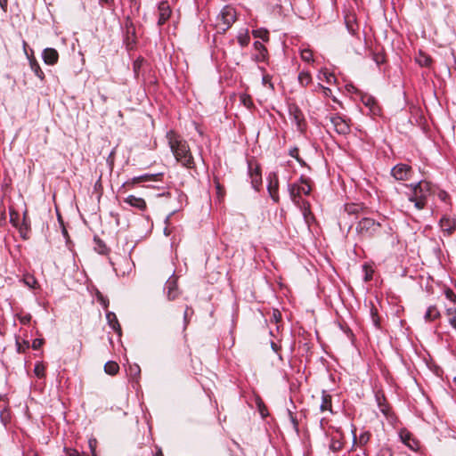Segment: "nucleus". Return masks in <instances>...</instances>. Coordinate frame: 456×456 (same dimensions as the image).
<instances>
[{
	"label": "nucleus",
	"instance_id": "obj_1",
	"mask_svg": "<svg viewBox=\"0 0 456 456\" xmlns=\"http://www.w3.org/2000/svg\"><path fill=\"white\" fill-rule=\"evenodd\" d=\"M167 139L176 161L189 169L195 168L194 159L188 142L173 130L167 133Z\"/></svg>",
	"mask_w": 456,
	"mask_h": 456
},
{
	"label": "nucleus",
	"instance_id": "obj_2",
	"mask_svg": "<svg viewBox=\"0 0 456 456\" xmlns=\"http://www.w3.org/2000/svg\"><path fill=\"white\" fill-rule=\"evenodd\" d=\"M411 190L408 195L409 201L414 203L418 210H422L427 204L428 197L435 192L434 185L426 180H422L409 186Z\"/></svg>",
	"mask_w": 456,
	"mask_h": 456
},
{
	"label": "nucleus",
	"instance_id": "obj_3",
	"mask_svg": "<svg viewBox=\"0 0 456 456\" xmlns=\"http://www.w3.org/2000/svg\"><path fill=\"white\" fill-rule=\"evenodd\" d=\"M355 231L360 240H370L380 233L381 224L372 218L364 217L358 222Z\"/></svg>",
	"mask_w": 456,
	"mask_h": 456
},
{
	"label": "nucleus",
	"instance_id": "obj_4",
	"mask_svg": "<svg viewBox=\"0 0 456 456\" xmlns=\"http://www.w3.org/2000/svg\"><path fill=\"white\" fill-rule=\"evenodd\" d=\"M237 13L233 7L225 5L216 18V27L219 32L225 33L236 21Z\"/></svg>",
	"mask_w": 456,
	"mask_h": 456
},
{
	"label": "nucleus",
	"instance_id": "obj_5",
	"mask_svg": "<svg viewBox=\"0 0 456 456\" xmlns=\"http://www.w3.org/2000/svg\"><path fill=\"white\" fill-rule=\"evenodd\" d=\"M289 191L291 200L295 203H298V199L302 194L309 195L312 191V182L311 179L301 175L299 178V183H294L289 185Z\"/></svg>",
	"mask_w": 456,
	"mask_h": 456
},
{
	"label": "nucleus",
	"instance_id": "obj_6",
	"mask_svg": "<svg viewBox=\"0 0 456 456\" xmlns=\"http://www.w3.org/2000/svg\"><path fill=\"white\" fill-rule=\"evenodd\" d=\"M164 176L163 173L157 174H143L139 176H134L132 179L125 182L122 188L132 189L134 188L138 183H148V182H159L162 181Z\"/></svg>",
	"mask_w": 456,
	"mask_h": 456
},
{
	"label": "nucleus",
	"instance_id": "obj_7",
	"mask_svg": "<svg viewBox=\"0 0 456 456\" xmlns=\"http://www.w3.org/2000/svg\"><path fill=\"white\" fill-rule=\"evenodd\" d=\"M248 165L251 184L256 191H259L262 185V174L260 165L254 160H248Z\"/></svg>",
	"mask_w": 456,
	"mask_h": 456
},
{
	"label": "nucleus",
	"instance_id": "obj_8",
	"mask_svg": "<svg viewBox=\"0 0 456 456\" xmlns=\"http://www.w3.org/2000/svg\"><path fill=\"white\" fill-rule=\"evenodd\" d=\"M289 114L290 118H292V120L296 123L297 129L300 132H304L306 126V123L300 108L295 103H290L289 105Z\"/></svg>",
	"mask_w": 456,
	"mask_h": 456
},
{
	"label": "nucleus",
	"instance_id": "obj_9",
	"mask_svg": "<svg viewBox=\"0 0 456 456\" xmlns=\"http://www.w3.org/2000/svg\"><path fill=\"white\" fill-rule=\"evenodd\" d=\"M330 120L335 129V131L342 135L348 134L351 131L350 125L347 120H346L344 118L334 115L330 118Z\"/></svg>",
	"mask_w": 456,
	"mask_h": 456
},
{
	"label": "nucleus",
	"instance_id": "obj_10",
	"mask_svg": "<svg viewBox=\"0 0 456 456\" xmlns=\"http://www.w3.org/2000/svg\"><path fill=\"white\" fill-rule=\"evenodd\" d=\"M412 173V169L406 164H398L391 170V175L398 181L408 180Z\"/></svg>",
	"mask_w": 456,
	"mask_h": 456
},
{
	"label": "nucleus",
	"instance_id": "obj_11",
	"mask_svg": "<svg viewBox=\"0 0 456 456\" xmlns=\"http://www.w3.org/2000/svg\"><path fill=\"white\" fill-rule=\"evenodd\" d=\"M439 226L445 236H451L456 231V220L448 216H443Z\"/></svg>",
	"mask_w": 456,
	"mask_h": 456
},
{
	"label": "nucleus",
	"instance_id": "obj_12",
	"mask_svg": "<svg viewBox=\"0 0 456 456\" xmlns=\"http://www.w3.org/2000/svg\"><path fill=\"white\" fill-rule=\"evenodd\" d=\"M159 20L158 25L163 26L170 18L172 10L167 1H161L158 6Z\"/></svg>",
	"mask_w": 456,
	"mask_h": 456
},
{
	"label": "nucleus",
	"instance_id": "obj_13",
	"mask_svg": "<svg viewBox=\"0 0 456 456\" xmlns=\"http://www.w3.org/2000/svg\"><path fill=\"white\" fill-rule=\"evenodd\" d=\"M268 180H269V183H268V187H267L268 192H269L271 198L275 202H278L279 201V194H278L279 180H278V175L275 173H272V174L269 175Z\"/></svg>",
	"mask_w": 456,
	"mask_h": 456
},
{
	"label": "nucleus",
	"instance_id": "obj_14",
	"mask_svg": "<svg viewBox=\"0 0 456 456\" xmlns=\"http://www.w3.org/2000/svg\"><path fill=\"white\" fill-rule=\"evenodd\" d=\"M375 397H376V401L378 403V406H379L380 411L387 418L390 417L392 414L391 407H390L389 403H387V398L385 397V395L382 392L378 391L375 395Z\"/></svg>",
	"mask_w": 456,
	"mask_h": 456
},
{
	"label": "nucleus",
	"instance_id": "obj_15",
	"mask_svg": "<svg viewBox=\"0 0 456 456\" xmlns=\"http://www.w3.org/2000/svg\"><path fill=\"white\" fill-rule=\"evenodd\" d=\"M43 60L47 65H55L59 60V53L54 48H45L42 54Z\"/></svg>",
	"mask_w": 456,
	"mask_h": 456
},
{
	"label": "nucleus",
	"instance_id": "obj_16",
	"mask_svg": "<svg viewBox=\"0 0 456 456\" xmlns=\"http://www.w3.org/2000/svg\"><path fill=\"white\" fill-rule=\"evenodd\" d=\"M318 409L321 413H324L326 411L332 413L331 395L327 394L326 391L322 392L321 403Z\"/></svg>",
	"mask_w": 456,
	"mask_h": 456
},
{
	"label": "nucleus",
	"instance_id": "obj_17",
	"mask_svg": "<svg viewBox=\"0 0 456 456\" xmlns=\"http://www.w3.org/2000/svg\"><path fill=\"white\" fill-rule=\"evenodd\" d=\"M399 435L402 442L409 448L411 450H416L418 448V441L413 438L411 433L406 429H402Z\"/></svg>",
	"mask_w": 456,
	"mask_h": 456
},
{
	"label": "nucleus",
	"instance_id": "obj_18",
	"mask_svg": "<svg viewBox=\"0 0 456 456\" xmlns=\"http://www.w3.org/2000/svg\"><path fill=\"white\" fill-rule=\"evenodd\" d=\"M124 202L127 203L131 207H134L141 211H144L147 208L146 201L142 198L136 197L134 195H129Z\"/></svg>",
	"mask_w": 456,
	"mask_h": 456
},
{
	"label": "nucleus",
	"instance_id": "obj_19",
	"mask_svg": "<svg viewBox=\"0 0 456 456\" xmlns=\"http://www.w3.org/2000/svg\"><path fill=\"white\" fill-rule=\"evenodd\" d=\"M30 51H31V56H28V61H29V67H30L31 70L34 72V74L40 80L43 81L45 79V73L41 69V67H40L38 61L35 58L33 50L31 49Z\"/></svg>",
	"mask_w": 456,
	"mask_h": 456
},
{
	"label": "nucleus",
	"instance_id": "obj_20",
	"mask_svg": "<svg viewBox=\"0 0 456 456\" xmlns=\"http://www.w3.org/2000/svg\"><path fill=\"white\" fill-rule=\"evenodd\" d=\"M166 289H167V298L169 300H175L178 297L177 283L175 278H169L167 281Z\"/></svg>",
	"mask_w": 456,
	"mask_h": 456
},
{
	"label": "nucleus",
	"instance_id": "obj_21",
	"mask_svg": "<svg viewBox=\"0 0 456 456\" xmlns=\"http://www.w3.org/2000/svg\"><path fill=\"white\" fill-rule=\"evenodd\" d=\"M344 442L342 434L337 433L336 435L332 436L330 449L333 452H339L342 450Z\"/></svg>",
	"mask_w": 456,
	"mask_h": 456
},
{
	"label": "nucleus",
	"instance_id": "obj_22",
	"mask_svg": "<svg viewBox=\"0 0 456 456\" xmlns=\"http://www.w3.org/2000/svg\"><path fill=\"white\" fill-rule=\"evenodd\" d=\"M416 61L419 66L428 68L431 66L433 59L431 58L430 55L427 54L422 51H419L418 55L416 56Z\"/></svg>",
	"mask_w": 456,
	"mask_h": 456
},
{
	"label": "nucleus",
	"instance_id": "obj_23",
	"mask_svg": "<svg viewBox=\"0 0 456 456\" xmlns=\"http://www.w3.org/2000/svg\"><path fill=\"white\" fill-rule=\"evenodd\" d=\"M106 319L108 321L109 325L113 329V330L118 334H121V326L118 322V320L114 313L109 312L106 314Z\"/></svg>",
	"mask_w": 456,
	"mask_h": 456
},
{
	"label": "nucleus",
	"instance_id": "obj_24",
	"mask_svg": "<svg viewBox=\"0 0 456 456\" xmlns=\"http://www.w3.org/2000/svg\"><path fill=\"white\" fill-rule=\"evenodd\" d=\"M440 317L441 314L436 305H430L424 316L426 322H434L440 319Z\"/></svg>",
	"mask_w": 456,
	"mask_h": 456
},
{
	"label": "nucleus",
	"instance_id": "obj_25",
	"mask_svg": "<svg viewBox=\"0 0 456 456\" xmlns=\"http://www.w3.org/2000/svg\"><path fill=\"white\" fill-rule=\"evenodd\" d=\"M18 228H19L20 236L24 240H28V232L30 230V224H29V220H28V218H27V213L24 214L22 223H21V224H19Z\"/></svg>",
	"mask_w": 456,
	"mask_h": 456
},
{
	"label": "nucleus",
	"instance_id": "obj_26",
	"mask_svg": "<svg viewBox=\"0 0 456 456\" xmlns=\"http://www.w3.org/2000/svg\"><path fill=\"white\" fill-rule=\"evenodd\" d=\"M254 48L259 53L256 60L257 61H265L268 54L266 47L261 42L256 41L254 43Z\"/></svg>",
	"mask_w": 456,
	"mask_h": 456
},
{
	"label": "nucleus",
	"instance_id": "obj_27",
	"mask_svg": "<svg viewBox=\"0 0 456 456\" xmlns=\"http://www.w3.org/2000/svg\"><path fill=\"white\" fill-rule=\"evenodd\" d=\"M371 437V434L369 431L362 432L359 437H356L355 435H354V444H357L358 446H364L368 444Z\"/></svg>",
	"mask_w": 456,
	"mask_h": 456
},
{
	"label": "nucleus",
	"instance_id": "obj_28",
	"mask_svg": "<svg viewBox=\"0 0 456 456\" xmlns=\"http://www.w3.org/2000/svg\"><path fill=\"white\" fill-rule=\"evenodd\" d=\"M94 249L102 255H106L109 252V248L104 243L103 240H102L99 237L95 236L94 239Z\"/></svg>",
	"mask_w": 456,
	"mask_h": 456
},
{
	"label": "nucleus",
	"instance_id": "obj_29",
	"mask_svg": "<svg viewBox=\"0 0 456 456\" xmlns=\"http://www.w3.org/2000/svg\"><path fill=\"white\" fill-rule=\"evenodd\" d=\"M104 371L109 375L114 376L119 371V366L114 361H109L104 365Z\"/></svg>",
	"mask_w": 456,
	"mask_h": 456
},
{
	"label": "nucleus",
	"instance_id": "obj_30",
	"mask_svg": "<svg viewBox=\"0 0 456 456\" xmlns=\"http://www.w3.org/2000/svg\"><path fill=\"white\" fill-rule=\"evenodd\" d=\"M126 41L127 47L132 49L136 42L134 28H127V36Z\"/></svg>",
	"mask_w": 456,
	"mask_h": 456
},
{
	"label": "nucleus",
	"instance_id": "obj_31",
	"mask_svg": "<svg viewBox=\"0 0 456 456\" xmlns=\"http://www.w3.org/2000/svg\"><path fill=\"white\" fill-rule=\"evenodd\" d=\"M446 316L448 317L449 323L451 326L456 330V308L449 307L445 312Z\"/></svg>",
	"mask_w": 456,
	"mask_h": 456
},
{
	"label": "nucleus",
	"instance_id": "obj_32",
	"mask_svg": "<svg viewBox=\"0 0 456 456\" xmlns=\"http://www.w3.org/2000/svg\"><path fill=\"white\" fill-rule=\"evenodd\" d=\"M298 82L301 86H306L312 82V77L309 72L302 71L298 75Z\"/></svg>",
	"mask_w": 456,
	"mask_h": 456
},
{
	"label": "nucleus",
	"instance_id": "obj_33",
	"mask_svg": "<svg viewBox=\"0 0 456 456\" xmlns=\"http://www.w3.org/2000/svg\"><path fill=\"white\" fill-rule=\"evenodd\" d=\"M370 316H371V321H372L373 324L375 325V327L379 328L380 327V318L379 316L378 309L373 304H371V307H370Z\"/></svg>",
	"mask_w": 456,
	"mask_h": 456
},
{
	"label": "nucleus",
	"instance_id": "obj_34",
	"mask_svg": "<svg viewBox=\"0 0 456 456\" xmlns=\"http://www.w3.org/2000/svg\"><path fill=\"white\" fill-rule=\"evenodd\" d=\"M362 209V206L358 204H346L345 206V211L348 215H357Z\"/></svg>",
	"mask_w": 456,
	"mask_h": 456
},
{
	"label": "nucleus",
	"instance_id": "obj_35",
	"mask_svg": "<svg viewBox=\"0 0 456 456\" xmlns=\"http://www.w3.org/2000/svg\"><path fill=\"white\" fill-rule=\"evenodd\" d=\"M254 37L261 38L264 41L269 40V32L266 29H256L253 31Z\"/></svg>",
	"mask_w": 456,
	"mask_h": 456
},
{
	"label": "nucleus",
	"instance_id": "obj_36",
	"mask_svg": "<svg viewBox=\"0 0 456 456\" xmlns=\"http://www.w3.org/2000/svg\"><path fill=\"white\" fill-rule=\"evenodd\" d=\"M375 456H394V452L388 445H383L379 448Z\"/></svg>",
	"mask_w": 456,
	"mask_h": 456
},
{
	"label": "nucleus",
	"instance_id": "obj_37",
	"mask_svg": "<svg viewBox=\"0 0 456 456\" xmlns=\"http://www.w3.org/2000/svg\"><path fill=\"white\" fill-rule=\"evenodd\" d=\"M34 372L36 376L39 379L44 378L45 376V367L43 363H37L34 369Z\"/></svg>",
	"mask_w": 456,
	"mask_h": 456
},
{
	"label": "nucleus",
	"instance_id": "obj_38",
	"mask_svg": "<svg viewBox=\"0 0 456 456\" xmlns=\"http://www.w3.org/2000/svg\"><path fill=\"white\" fill-rule=\"evenodd\" d=\"M257 408L259 411V413L263 418L266 417L268 413L267 407L265 406V403L262 401V399L257 398L256 400Z\"/></svg>",
	"mask_w": 456,
	"mask_h": 456
},
{
	"label": "nucleus",
	"instance_id": "obj_39",
	"mask_svg": "<svg viewBox=\"0 0 456 456\" xmlns=\"http://www.w3.org/2000/svg\"><path fill=\"white\" fill-rule=\"evenodd\" d=\"M240 102L248 109H251L254 106L253 100L248 94H242L240 96Z\"/></svg>",
	"mask_w": 456,
	"mask_h": 456
},
{
	"label": "nucleus",
	"instance_id": "obj_40",
	"mask_svg": "<svg viewBox=\"0 0 456 456\" xmlns=\"http://www.w3.org/2000/svg\"><path fill=\"white\" fill-rule=\"evenodd\" d=\"M372 59L378 65H381L386 62V55L383 53H373Z\"/></svg>",
	"mask_w": 456,
	"mask_h": 456
},
{
	"label": "nucleus",
	"instance_id": "obj_41",
	"mask_svg": "<svg viewBox=\"0 0 456 456\" xmlns=\"http://www.w3.org/2000/svg\"><path fill=\"white\" fill-rule=\"evenodd\" d=\"M64 452L67 456H89L88 454L85 452H79L77 449L73 448L65 447Z\"/></svg>",
	"mask_w": 456,
	"mask_h": 456
},
{
	"label": "nucleus",
	"instance_id": "obj_42",
	"mask_svg": "<svg viewBox=\"0 0 456 456\" xmlns=\"http://www.w3.org/2000/svg\"><path fill=\"white\" fill-rule=\"evenodd\" d=\"M362 101L365 106L370 108H372L376 104V100L371 95L362 96Z\"/></svg>",
	"mask_w": 456,
	"mask_h": 456
},
{
	"label": "nucleus",
	"instance_id": "obj_43",
	"mask_svg": "<svg viewBox=\"0 0 456 456\" xmlns=\"http://www.w3.org/2000/svg\"><path fill=\"white\" fill-rule=\"evenodd\" d=\"M301 58L307 62L312 61L313 59V52L310 49H304L301 52Z\"/></svg>",
	"mask_w": 456,
	"mask_h": 456
},
{
	"label": "nucleus",
	"instance_id": "obj_44",
	"mask_svg": "<svg viewBox=\"0 0 456 456\" xmlns=\"http://www.w3.org/2000/svg\"><path fill=\"white\" fill-rule=\"evenodd\" d=\"M262 83L265 86H268L272 90L274 89L273 84L272 83V77L269 74H264Z\"/></svg>",
	"mask_w": 456,
	"mask_h": 456
},
{
	"label": "nucleus",
	"instance_id": "obj_45",
	"mask_svg": "<svg viewBox=\"0 0 456 456\" xmlns=\"http://www.w3.org/2000/svg\"><path fill=\"white\" fill-rule=\"evenodd\" d=\"M97 440L95 438H90L88 441V446L91 451L92 455L91 456H96V447H97Z\"/></svg>",
	"mask_w": 456,
	"mask_h": 456
},
{
	"label": "nucleus",
	"instance_id": "obj_46",
	"mask_svg": "<svg viewBox=\"0 0 456 456\" xmlns=\"http://www.w3.org/2000/svg\"><path fill=\"white\" fill-rule=\"evenodd\" d=\"M10 221L13 226L18 227L19 226V214L15 211H11L10 212Z\"/></svg>",
	"mask_w": 456,
	"mask_h": 456
},
{
	"label": "nucleus",
	"instance_id": "obj_47",
	"mask_svg": "<svg viewBox=\"0 0 456 456\" xmlns=\"http://www.w3.org/2000/svg\"><path fill=\"white\" fill-rule=\"evenodd\" d=\"M45 340L43 338H36L32 342V348L34 350H38L41 348V346L44 345Z\"/></svg>",
	"mask_w": 456,
	"mask_h": 456
},
{
	"label": "nucleus",
	"instance_id": "obj_48",
	"mask_svg": "<svg viewBox=\"0 0 456 456\" xmlns=\"http://www.w3.org/2000/svg\"><path fill=\"white\" fill-rule=\"evenodd\" d=\"M24 281L29 288H35L36 284L37 283L34 276H28L24 279Z\"/></svg>",
	"mask_w": 456,
	"mask_h": 456
},
{
	"label": "nucleus",
	"instance_id": "obj_49",
	"mask_svg": "<svg viewBox=\"0 0 456 456\" xmlns=\"http://www.w3.org/2000/svg\"><path fill=\"white\" fill-rule=\"evenodd\" d=\"M129 372L131 376L136 377L140 374L141 370L137 364L129 367Z\"/></svg>",
	"mask_w": 456,
	"mask_h": 456
},
{
	"label": "nucleus",
	"instance_id": "obj_50",
	"mask_svg": "<svg viewBox=\"0 0 456 456\" xmlns=\"http://www.w3.org/2000/svg\"><path fill=\"white\" fill-rule=\"evenodd\" d=\"M445 296L449 300L456 303V294L451 289L445 290Z\"/></svg>",
	"mask_w": 456,
	"mask_h": 456
},
{
	"label": "nucleus",
	"instance_id": "obj_51",
	"mask_svg": "<svg viewBox=\"0 0 456 456\" xmlns=\"http://www.w3.org/2000/svg\"><path fill=\"white\" fill-rule=\"evenodd\" d=\"M437 196L442 201L444 202H447L450 200V196L445 191H439Z\"/></svg>",
	"mask_w": 456,
	"mask_h": 456
},
{
	"label": "nucleus",
	"instance_id": "obj_52",
	"mask_svg": "<svg viewBox=\"0 0 456 456\" xmlns=\"http://www.w3.org/2000/svg\"><path fill=\"white\" fill-rule=\"evenodd\" d=\"M17 346H18V352L19 353H24L25 350L29 347V344H28V341H23V345H21L20 343H19L17 341Z\"/></svg>",
	"mask_w": 456,
	"mask_h": 456
},
{
	"label": "nucleus",
	"instance_id": "obj_53",
	"mask_svg": "<svg viewBox=\"0 0 456 456\" xmlns=\"http://www.w3.org/2000/svg\"><path fill=\"white\" fill-rule=\"evenodd\" d=\"M289 415L290 421L292 422L295 430L298 431V420L297 419V418L293 415V413L290 411H289Z\"/></svg>",
	"mask_w": 456,
	"mask_h": 456
},
{
	"label": "nucleus",
	"instance_id": "obj_54",
	"mask_svg": "<svg viewBox=\"0 0 456 456\" xmlns=\"http://www.w3.org/2000/svg\"><path fill=\"white\" fill-rule=\"evenodd\" d=\"M31 321V315L29 314H27L25 315H22L20 317V322L22 323V324H28Z\"/></svg>",
	"mask_w": 456,
	"mask_h": 456
},
{
	"label": "nucleus",
	"instance_id": "obj_55",
	"mask_svg": "<svg viewBox=\"0 0 456 456\" xmlns=\"http://www.w3.org/2000/svg\"><path fill=\"white\" fill-rule=\"evenodd\" d=\"M305 204V209H304V216L306 221L308 222V217L310 215H312L310 211V204L308 202L304 203Z\"/></svg>",
	"mask_w": 456,
	"mask_h": 456
},
{
	"label": "nucleus",
	"instance_id": "obj_56",
	"mask_svg": "<svg viewBox=\"0 0 456 456\" xmlns=\"http://www.w3.org/2000/svg\"><path fill=\"white\" fill-rule=\"evenodd\" d=\"M1 419L6 424L10 419V412L8 411H3L1 412Z\"/></svg>",
	"mask_w": 456,
	"mask_h": 456
},
{
	"label": "nucleus",
	"instance_id": "obj_57",
	"mask_svg": "<svg viewBox=\"0 0 456 456\" xmlns=\"http://www.w3.org/2000/svg\"><path fill=\"white\" fill-rule=\"evenodd\" d=\"M289 155L294 158L295 159L299 157V150L297 147H294L289 150Z\"/></svg>",
	"mask_w": 456,
	"mask_h": 456
},
{
	"label": "nucleus",
	"instance_id": "obj_58",
	"mask_svg": "<svg viewBox=\"0 0 456 456\" xmlns=\"http://www.w3.org/2000/svg\"><path fill=\"white\" fill-rule=\"evenodd\" d=\"M317 87L322 89L326 96H329L330 94H331V90L329 87L323 86L321 84H318Z\"/></svg>",
	"mask_w": 456,
	"mask_h": 456
},
{
	"label": "nucleus",
	"instance_id": "obj_59",
	"mask_svg": "<svg viewBox=\"0 0 456 456\" xmlns=\"http://www.w3.org/2000/svg\"><path fill=\"white\" fill-rule=\"evenodd\" d=\"M239 42L242 46H246L249 42V37H239Z\"/></svg>",
	"mask_w": 456,
	"mask_h": 456
},
{
	"label": "nucleus",
	"instance_id": "obj_60",
	"mask_svg": "<svg viewBox=\"0 0 456 456\" xmlns=\"http://www.w3.org/2000/svg\"><path fill=\"white\" fill-rule=\"evenodd\" d=\"M323 75H324L325 80H326L328 83H330V82H331V79H332V78H335V77H334V76H333L331 73L324 72V73H323Z\"/></svg>",
	"mask_w": 456,
	"mask_h": 456
},
{
	"label": "nucleus",
	"instance_id": "obj_61",
	"mask_svg": "<svg viewBox=\"0 0 456 456\" xmlns=\"http://www.w3.org/2000/svg\"><path fill=\"white\" fill-rule=\"evenodd\" d=\"M8 1L7 0H0V6L5 12L7 8Z\"/></svg>",
	"mask_w": 456,
	"mask_h": 456
},
{
	"label": "nucleus",
	"instance_id": "obj_62",
	"mask_svg": "<svg viewBox=\"0 0 456 456\" xmlns=\"http://www.w3.org/2000/svg\"><path fill=\"white\" fill-rule=\"evenodd\" d=\"M22 46H23V51H24V53L26 54V56H27V57H28V56H30V55L28 54V50H27V48H28V43H27L25 40H23V42H22Z\"/></svg>",
	"mask_w": 456,
	"mask_h": 456
},
{
	"label": "nucleus",
	"instance_id": "obj_63",
	"mask_svg": "<svg viewBox=\"0 0 456 456\" xmlns=\"http://www.w3.org/2000/svg\"><path fill=\"white\" fill-rule=\"evenodd\" d=\"M153 456H164V454H163V452H162L161 448H159V447H158V446H157V447H156V452H155V453H154V455H153Z\"/></svg>",
	"mask_w": 456,
	"mask_h": 456
},
{
	"label": "nucleus",
	"instance_id": "obj_64",
	"mask_svg": "<svg viewBox=\"0 0 456 456\" xmlns=\"http://www.w3.org/2000/svg\"><path fill=\"white\" fill-rule=\"evenodd\" d=\"M273 318L276 320V322L279 321V319L281 318V314L279 311H274L273 312Z\"/></svg>",
	"mask_w": 456,
	"mask_h": 456
}]
</instances>
